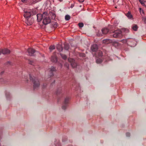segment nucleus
<instances>
[{"mask_svg": "<svg viewBox=\"0 0 146 146\" xmlns=\"http://www.w3.org/2000/svg\"><path fill=\"white\" fill-rule=\"evenodd\" d=\"M29 76L30 79L33 84V89H37L40 86V83L38 79L37 78L32 77L30 74H29Z\"/></svg>", "mask_w": 146, "mask_h": 146, "instance_id": "1", "label": "nucleus"}, {"mask_svg": "<svg viewBox=\"0 0 146 146\" xmlns=\"http://www.w3.org/2000/svg\"><path fill=\"white\" fill-rule=\"evenodd\" d=\"M110 33H114L113 35V36L114 38H121L122 36V32L119 30H117L114 31L113 29V27H111L110 28Z\"/></svg>", "mask_w": 146, "mask_h": 146, "instance_id": "2", "label": "nucleus"}, {"mask_svg": "<svg viewBox=\"0 0 146 146\" xmlns=\"http://www.w3.org/2000/svg\"><path fill=\"white\" fill-rule=\"evenodd\" d=\"M43 23L45 25H46L50 23L51 20L49 16L48 15L47 12H44L43 13Z\"/></svg>", "mask_w": 146, "mask_h": 146, "instance_id": "3", "label": "nucleus"}, {"mask_svg": "<svg viewBox=\"0 0 146 146\" xmlns=\"http://www.w3.org/2000/svg\"><path fill=\"white\" fill-rule=\"evenodd\" d=\"M69 99L70 98L68 97H66L65 99L64 103L62 106V109L65 110L66 109L68 106Z\"/></svg>", "mask_w": 146, "mask_h": 146, "instance_id": "4", "label": "nucleus"}, {"mask_svg": "<svg viewBox=\"0 0 146 146\" xmlns=\"http://www.w3.org/2000/svg\"><path fill=\"white\" fill-rule=\"evenodd\" d=\"M34 21V19L31 17L26 19L25 23L27 25H30L33 23Z\"/></svg>", "mask_w": 146, "mask_h": 146, "instance_id": "5", "label": "nucleus"}, {"mask_svg": "<svg viewBox=\"0 0 146 146\" xmlns=\"http://www.w3.org/2000/svg\"><path fill=\"white\" fill-rule=\"evenodd\" d=\"M68 61L70 62L72 67L73 68H76L77 65L76 62H75L74 60L71 58H69L68 59Z\"/></svg>", "mask_w": 146, "mask_h": 146, "instance_id": "6", "label": "nucleus"}, {"mask_svg": "<svg viewBox=\"0 0 146 146\" xmlns=\"http://www.w3.org/2000/svg\"><path fill=\"white\" fill-rule=\"evenodd\" d=\"M10 52V50L7 49L5 48L3 49H0V55L1 53L5 55L8 54H9Z\"/></svg>", "mask_w": 146, "mask_h": 146, "instance_id": "7", "label": "nucleus"}, {"mask_svg": "<svg viewBox=\"0 0 146 146\" xmlns=\"http://www.w3.org/2000/svg\"><path fill=\"white\" fill-rule=\"evenodd\" d=\"M49 70H50L49 76L50 77L53 76L54 74L53 73V72L56 71V70L55 68L53 66H52L49 69Z\"/></svg>", "mask_w": 146, "mask_h": 146, "instance_id": "8", "label": "nucleus"}, {"mask_svg": "<svg viewBox=\"0 0 146 146\" xmlns=\"http://www.w3.org/2000/svg\"><path fill=\"white\" fill-rule=\"evenodd\" d=\"M27 51L29 53V55L30 56H32L34 53L35 52V51L33 48H29L28 49Z\"/></svg>", "mask_w": 146, "mask_h": 146, "instance_id": "9", "label": "nucleus"}, {"mask_svg": "<svg viewBox=\"0 0 146 146\" xmlns=\"http://www.w3.org/2000/svg\"><path fill=\"white\" fill-rule=\"evenodd\" d=\"M109 31V29L106 28L102 29V32L103 35L106 34Z\"/></svg>", "mask_w": 146, "mask_h": 146, "instance_id": "10", "label": "nucleus"}, {"mask_svg": "<svg viewBox=\"0 0 146 146\" xmlns=\"http://www.w3.org/2000/svg\"><path fill=\"white\" fill-rule=\"evenodd\" d=\"M51 60L53 62H57V57L54 53L53 54V55L51 56Z\"/></svg>", "mask_w": 146, "mask_h": 146, "instance_id": "11", "label": "nucleus"}, {"mask_svg": "<svg viewBox=\"0 0 146 146\" xmlns=\"http://www.w3.org/2000/svg\"><path fill=\"white\" fill-rule=\"evenodd\" d=\"M91 49L92 51L95 52L98 49V46L96 44H94L91 46Z\"/></svg>", "mask_w": 146, "mask_h": 146, "instance_id": "12", "label": "nucleus"}, {"mask_svg": "<svg viewBox=\"0 0 146 146\" xmlns=\"http://www.w3.org/2000/svg\"><path fill=\"white\" fill-rule=\"evenodd\" d=\"M23 15L24 17L26 18V19L29 17H31V14L29 12H25Z\"/></svg>", "mask_w": 146, "mask_h": 146, "instance_id": "13", "label": "nucleus"}, {"mask_svg": "<svg viewBox=\"0 0 146 146\" xmlns=\"http://www.w3.org/2000/svg\"><path fill=\"white\" fill-rule=\"evenodd\" d=\"M43 14H38L36 15L37 20L38 22L40 21H41L42 19H43Z\"/></svg>", "mask_w": 146, "mask_h": 146, "instance_id": "14", "label": "nucleus"}, {"mask_svg": "<svg viewBox=\"0 0 146 146\" xmlns=\"http://www.w3.org/2000/svg\"><path fill=\"white\" fill-rule=\"evenodd\" d=\"M56 48L57 50L60 52L62 51L63 50L62 47L61 46V45L59 44L57 45L56 46Z\"/></svg>", "mask_w": 146, "mask_h": 146, "instance_id": "15", "label": "nucleus"}, {"mask_svg": "<svg viewBox=\"0 0 146 146\" xmlns=\"http://www.w3.org/2000/svg\"><path fill=\"white\" fill-rule=\"evenodd\" d=\"M111 42L112 41L111 40L107 39L104 40L103 41V42L106 44H108L109 43H111Z\"/></svg>", "mask_w": 146, "mask_h": 146, "instance_id": "16", "label": "nucleus"}, {"mask_svg": "<svg viewBox=\"0 0 146 146\" xmlns=\"http://www.w3.org/2000/svg\"><path fill=\"white\" fill-rule=\"evenodd\" d=\"M126 15L129 19H132V15L129 12H128V13H127Z\"/></svg>", "mask_w": 146, "mask_h": 146, "instance_id": "17", "label": "nucleus"}, {"mask_svg": "<svg viewBox=\"0 0 146 146\" xmlns=\"http://www.w3.org/2000/svg\"><path fill=\"white\" fill-rule=\"evenodd\" d=\"M49 15V16H51L52 19H54L55 18V15L53 13H50Z\"/></svg>", "mask_w": 146, "mask_h": 146, "instance_id": "18", "label": "nucleus"}, {"mask_svg": "<svg viewBox=\"0 0 146 146\" xmlns=\"http://www.w3.org/2000/svg\"><path fill=\"white\" fill-rule=\"evenodd\" d=\"M98 54V56H101L102 55V52L100 51H98L96 52V54Z\"/></svg>", "mask_w": 146, "mask_h": 146, "instance_id": "19", "label": "nucleus"}, {"mask_svg": "<svg viewBox=\"0 0 146 146\" xmlns=\"http://www.w3.org/2000/svg\"><path fill=\"white\" fill-rule=\"evenodd\" d=\"M132 28L134 31H136L138 29V27L136 25H134L132 27Z\"/></svg>", "mask_w": 146, "mask_h": 146, "instance_id": "20", "label": "nucleus"}, {"mask_svg": "<svg viewBox=\"0 0 146 146\" xmlns=\"http://www.w3.org/2000/svg\"><path fill=\"white\" fill-rule=\"evenodd\" d=\"M64 48L65 50H68L69 48V45L68 44H64Z\"/></svg>", "mask_w": 146, "mask_h": 146, "instance_id": "21", "label": "nucleus"}, {"mask_svg": "<svg viewBox=\"0 0 146 146\" xmlns=\"http://www.w3.org/2000/svg\"><path fill=\"white\" fill-rule=\"evenodd\" d=\"M102 62V60L100 58H98L96 60V62L98 64L101 63Z\"/></svg>", "mask_w": 146, "mask_h": 146, "instance_id": "22", "label": "nucleus"}, {"mask_svg": "<svg viewBox=\"0 0 146 146\" xmlns=\"http://www.w3.org/2000/svg\"><path fill=\"white\" fill-rule=\"evenodd\" d=\"M55 48V47L54 45L51 46H50L49 49L50 52Z\"/></svg>", "mask_w": 146, "mask_h": 146, "instance_id": "23", "label": "nucleus"}, {"mask_svg": "<svg viewBox=\"0 0 146 146\" xmlns=\"http://www.w3.org/2000/svg\"><path fill=\"white\" fill-rule=\"evenodd\" d=\"M60 55L61 56L62 58L64 60H66L67 58L66 56L65 55L62 54H60Z\"/></svg>", "mask_w": 146, "mask_h": 146, "instance_id": "24", "label": "nucleus"}, {"mask_svg": "<svg viewBox=\"0 0 146 146\" xmlns=\"http://www.w3.org/2000/svg\"><path fill=\"white\" fill-rule=\"evenodd\" d=\"M70 19V17L69 15H66L65 16V19L66 20H69Z\"/></svg>", "mask_w": 146, "mask_h": 146, "instance_id": "25", "label": "nucleus"}, {"mask_svg": "<svg viewBox=\"0 0 146 146\" xmlns=\"http://www.w3.org/2000/svg\"><path fill=\"white\" fill-rule=\"evenodd\" d=\"M97 35L99 36H102V35H103L102 33H101V32L98 31V32L97 33Z\"/></svg>", "mask_w": 146, "mask_h": 146, "instance_id": "26", "label": "nucleus"}, {"mask_svg": "<svg viewBox=\"0 0 146 146\" xmlns=\"http://www.w3.org/2000/svg\"><path fill=\"white\" fill-rule=\"evenodd\" d=\"M78 54L80 57H84L85 56V54H84V53H78Z\"/></svg>", "mask_w": 146, "mask_h": 146, "instance_id": "27", "label": "nucleus"}, {"mask_svg": "<svg viewBox=\"0 0 146 146\" xmlns=\"http://www.w3.org/2000/svg\"><path fill=\"white\" fill-rule=\"evenodd\" d=\"M5 95H6V96L7 99V100H8L9 99V98L10 96V94L9 93V92H7L6 93Z\"/></svg>", "mask_w": 146, "mask_h": 146, "instance_id": "28", "label": "nucleus"}, {"mask_svg": "<svg viewBox=\"0 0 146 146\" xmlns=\"http://www.w3.org/2000/svg\"><path fill=\"white\" fill-rule=\"evenodd\" d=\"M78 26L80 27H82L84 26V24L82 23H80L78 24Z\"/></svg>", "mask_w": 146, "mask_h": 146, "instance_id": "29", "label": "nucleus"}, {"mask_svg": "<svg viewBox=\"0 0 146 146\" xmlns=\"http://www.w3.org/2000/svg\"><path fill=\"white\" fill-rule=\"evenodd\" d=\"M142 20L144 21V23L146 24V17H143L142 18Z\"/></svg>", "mask_w": 146, "mask_h": 146, "instance_id": "30", "label": "nucleus"}, {"mask_svg": "<svg viewBox=\"0 0 146 146\" xmlns=\"http://www.w3.org/2000/svg\"><path fill=\"white\" fill-rule=\"evenodd\" d=\"M5 64L7 66H8L9 65H11V63L9 61L7 62H6Z\"/></svg>", "mask_w": 146, "mask_h": 146, "instance_id": "31", "label": "nucleus"}, {"mask_svg": "<svg viewBox=\"0 0 146 146\" xmlns=\"http://www.w3.org/2000/svg\"><path fill=\"white\" fill-rule=\"evenodd\" d=\"M5 83L4 80L3 78H0V83Z\"/></svg>", "mask_w": 146, "mask_h": 146, "instance_id": "32", "label": "nucleus"}, {"mask_svg": "<svg viewBox=\"0 0 146 146\" xmlns=\"http://www.w3.org/2000/svg\"><path fill=\"white\" fill-rule=\"evenodd\" d=\"M29 64H31V65H33V60H29Z\"/></svg>", "mask_w": 146, "mask_h": 146, "instance_id": "33", "label": "nucleus"}, {"mask_svg": "<svg viewBox=\"0 0 146 146\" xmlns=\"http://www.w3.org/2000/svg\"><path fill=\"white\" fill-rule=\"evenodd\" d=\"M33 2L35 3L39 1V0H32Z\"/></svg>", "mask_w": 146, "mask_h": 146, "instance_id": "34", "label": "nucleus"}, {"mask_svg": "<svg viewBox=\"0 0 146 146\" xmlns=\"http://www.w3.org/2000/svg\"><path fill=\"white\" fill-rule=\"evenodd\" d=\"M139 1L140 3H141L142 5H144V3L143 0H139Z\"/></svg>", "mask_w": 146, "mask_h": 146, "instance_id": "35", "label": "nucleus"}, {"mask_svg": "<svg viewBox=\"0 0 146 146\" xmlns=\"http://www.w3.org/2000/svg\"><path fill=\"white\" fill-rule=\"evenodd\" d=\"M126 136L127 137H129L130 136V133H126Z\"/></svg>", "mask_w": 146, "mask_h": 146, "instance_id": "36", "label": "nucleus"}, {"mask_svg": "<svg viewBox=\"0 0 146 146\" xmlns=\"http://www.w3.org/2000/svg\"><path fill=\"white\" fill-rule=\"evenodd\" d=\"M61 90L60 89H59L56 92V94H58L60 93V91Z\"/></svg>", "mask_w": 146, "mask_h": 146, "instance_id": "37", "label": "nucleus"}, {"mask_svg": "<svg viewBox=\"0 0 146 146\" xmlns=\"http://www.w3.org/2000/svg\"><path fill=\"white\" fill-rule=\"evenodd\" d=\"M25 80H25V81H28L27 76H25Z\"/></svg>", "mask_w": 146, "mask_h": 146, "instance_id": "38", "label": "nucleus"}, {"mask_svg": "<svg viewBox=\"0 0 146 146\" xmlns=\"http://www.w3.org/2000/svg\"><path fill=\"white\" fill-rule=\"evenodd\" d=\"M78 1L80 2V3H82L83 2L84 0H78Z\"/></svg>", "mask_w": 146, "mask_h": 146, "instance_id": "39", "label": "nucleus"}, {"mask_svg": "<svg viewBox=\"0 0 146 146\" xmlns=\"http://www.w3.org/2000/svg\"><path fill=\"white\" fill-rule=\"evenodd\" d=\"M46 84H44L43 85L42 87L43 88H45L46 87Z\"/></svg>", "mask_w": 146, "mask_h": 146, "instance_id": "40", "label": "nucleus"}, {"mask_svg": "<svg viewBox=\"0 0 146 146\" xmlns=\"http://www.w3.org/2000/svg\"><path fill=\"white\" fill-rule=\"evenodd\" d=\"M4 72V71H2V72H1L0 74V76L1 75H2L3 74Z\"/></svg>", "mask_w": 146, "mask_h": 146, "instance_id": "41", "label": "nucleus"}, {"mask_svg": "<svg viewBox=\"0 0 146 146\" xmlns=\"http://www.w3.org/2000/svg\"><path fill=\"white\" fill-rule=\"evenodd\" d=\"M23 2H26L27 0H21Z\"/></svg>", "mask_w": 146, "mask_h": 146, "instance_id": "42", "label": "nucleus"}, {"mask_svg": "<svg viewBox=\"0 0 146 146\" xmlns=\"http://www.w3.org/2000/svg\"><path fill=\"white\" fill-rule=\"evenodd\" d=\"M122 41L123 42H126V40H123Z\"/></svg>", "mask_w": 146, "mask_h": 146, "instance_id": "43", "label": "nucleus"}, {"mask_svg": "<svg viewBox=\"0 0 146 146\" xmlns=\"http://www.w3.org/2000/svg\"><path fill=\"white\" fill-rule=\"evenodd\" d=\"M74 6L73 5H71V8H72V7H74Z\"/></svg>", "mask_w": 146, "mask_h": 146, "instance_id": "44", "label": "nucleus"}, {"mask_svg": "<svg viewBox=\"0 0 146 146\" xmlns=\"http://www.w3.org/2000/svg\"><path fill=\"white\" fill-rule=\"evenodd\" d=\"M55 80H54V82H53V83H54V82H55Z\"/></svg>", "mask_w": 146, "mask_h": 146, "instance_id": "45", "label": "nucleus"}, {"mask_svg": "<svg viewBox=\"0 0 146 146\" xmlns=\"http://www.w3.org/2000/svg\"><path fill=\"white\" fill-rule=\"evenodd\" d=\"M125 30H128L127 29H126Z\"/></svg>", "mask_w": 146, "mask_h": 146, "instance_id": "46", "label": "nucleus"}]
</instances>
